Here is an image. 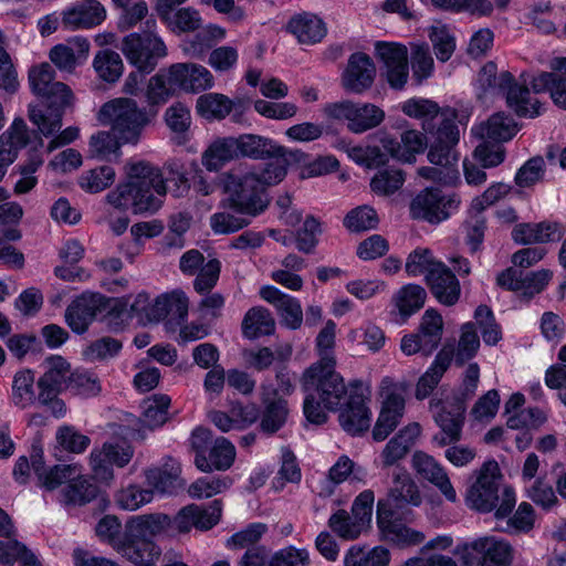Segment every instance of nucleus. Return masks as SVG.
I'll return each instance as SVG.
<instances>
[{
  "instance_id": "51",
  "label": "nucleus",
  "mask_w": 566,
  "mask_h": 566,
  "mask_svg": "<svg viewBox=\"0 0 566 566\" xmlns=\"http://www.w3.org/2000/svg\"><path fill=\"white\" fill-rule=\"evenodd\" d=\"M322 233V224L318 219L310 214L303 226L295 232L294 242L300 252L312 254L318 244V235Z\"/></svg>"
},
{
  "instance_id": "13",
  "label": "nucleus",
  "mask_w": 566,
  "mask_h": 566,
  "mask_svg": "<svg viewBox=\"0 0 566 566\" xmlns=\"http://www.w3.org/2000/svg\"><path fill=\"white\" fill-rule=\"evenodd\" d=\"M369 386L359 379L349 381L348 399L339 410L340 427L352 436L359 434L370 427V411L366 405Z\"/></svg>"
},
{
  "instance_id": "46",
  "label": "nucleus",
  "mask_w": 566,
  "mask_h": 566,
  "mask_svg": "<svg viewBox=\"0 0 566 566\" xmlns=\"http://www.w3.org/2000/svg\"><path fill=\"white\" fill-rule=\"evenodd\" d=\"M237 139V149L240 157H248L255 160H263L272 157L274 143L265 137L254 134H243Z\"/></svg>"
},
{
  "instance_id": "41",
  "label": "nucleus",
  "mask_w": 566,
  "mask_h": 566,
  "mask_svg": "<svg viewBox=\"0 0 566 566\" xmlns=\"http://www.w3.org/2000/svg\"><path fill=\"white\" fill-rule=\"evenodd\" d=\"M34 384L35 377L31 369H21L14 374L12 380V401L17 407L25 409L38 402Z\"/></svg>"
},
{
  "instance_id": "16",
  "label": "nucleus",
  "mask_w": 566,
  "mask_h": 566,
  "mask_svg": "<svg viewBox=\"0 0 566 566\" xmlns=\"http://www.w3.org/2000/svg\"><path fill=\"white\" fill-rule=\"evenodd\" d=\"M107 303L108 300L101 294H83L77 297L65 311V321L69 327L76 334L85 333Z\"/></svg>"
},
{
  "instance_id": "23",
  "label": "nucleus",
  "mask_w": 566,
  "mask_h": 566,
  "mask_svg": "<svg viewBox=\"0 0 566 566\" xmlns=\"http://www.w3.org/2000/svg\"><path fill=\"white\" fill-rule=\"evenodd\" d=\"M420 434V426L410 423L399 430L385 446L380 453L382 468H389L405 459Z\"/></svg>"
},
{
  "instance_id": "17",
  "label": "nucleus",
  "mask_w": 566,
  "mask_h": 566,
  "mask_svg": "<svg viewBox=\"0 0 566 566\" xmlns=\"http://www.w3.org/2000/svg\"><path fill=\"white\" fill-rule=\"evenodd\" d=\"M412 467L422 479L434 485L449 502H457V492L448 472L432 455L416 451L412 455Z\"/></svg>"
},
{
  "instance_id": "62",
  "label": "nucleus",
  "mask_w": 566,
  "mask_h": 566,
  "mask_svg": "<svg viewBox=\"0 0 566 566\" xmlns=\"http://www.w3.org/2000/svg\"><path fill=\"white\" fill-rule=\"evenodd\" d=\"M480 347V339L475 332L473 323H467L462 326L458 348L454 354V360L458 365H463L470 360Z\"/></svg>"
},
{
  "instance_id": "30",
  "label": "nucleus",
  "mask_w": 566,
  "mask_h": 566,
  "mask_svg": "<svg viewBox=\"0 0 566 566\" xmlns=\"http://www.w3.org/2000/svg\"><path fill=\"white\" fill-rule=\"evenodd\" d=\"M530 84L534 93L548 91L554 104L566 109V72L552 70L551 72H541L530 78Z\"/></svg>"
},
{
  "instance_id": "20",
  "label": "nucleus",
  "mask_w": 566,
  "mask_h": 566,
  "mask_svg": "<svg viewBox=\"0 0 566 566\" xmlns=\"http://www.w3.org/2000/svg\"><path fill=\"white\" fill-rule=\"evenodd\" d=\"M106 10L97 0H83L63 12L62 24L65 29H87L101 24Z\"/></svg>"
},
{
  "instance_id": "50",
  "label": "nucleus",
  "mask_w": 566,
  "mask_h": 566,
  "mask_svg": "<svg viewBox=\"0 0 566 566\" xmlns=\"http://www.w3.org/2000/svg\"><path fill=\"white\" fill-rule=\"evenodd\" d=\"M123 343L114 337L104 336L90 343L83 350V357L87 361H104L118 355Z\"/></svg>"
},
{
  "instance_id": "52",
  "label": "nucleus",
  "mask_w": 566,
  "mask_h": 566,
  "mask_svg": "<svg viewBox=\"0 0 566 566\" xmlns=\"http://www.w3.org/2000/svg\"><path fill=\"white\" fill-rule=\"evenodd\" d=\"M224 210L214 212L209 219V224L214 234H231L250 224V220L235 211Z\"/></svg>"
},
{
  "instance_id": "49",
  "label": "nucleus",
  "mask_w": 566,
  "mask_h": 566,
  "mask_svg": "<svg viewBox=\"0 0 566 566\" xmlns=\"http://www.w3.org/2000/svg\"><path fill=\"white\" fill-rule=\"evenodd\" d=\"M389 551L377 546L371 549L352 547L345 556V566H388Z\"/></svg>"
},
{
  "instance_id": "47",
  "label": "nucleus",
  "mask_w": 566,
  "mask_h": 566,
  "mask_svg": "<svg viewBox=\"0 0 566 566\" xmlns=\"http://www.w3.org/2000/svg\"><path fill=\"white\" fill-rule=\"evenodd\" d=\"M427 298L426 290L417 284H407L394 296V302L400 315L409 317L424 305Z\"/></svg>"
},
{
  "instance_id": "12",
  "label": "nucleus",
  "mask_w": 566,
  "mask_h": 566,
  "mask_svg": "<svg viewBox=\"0 0 566 566\" xmlns=\"http://www.w3.org/2000/svg\"><path fill=\"white\" fill-rule=\"evenodd\" d=\"M380 396L382 407L373 429V439L384 441L399 424L405 411L403 389L390 377L382 378Z\"/></svg>"
},
{
  "instance_id": "14",
  "label": "nucleus",
  "mask_w": 566,
  "mask_h": 566,
  "mask_svg": "<svg viewBox=\"0 0 566 566\" xmlns=\"http://www.w3.org/2000/svg\"><path fill=\"white\" fill-rule=\"evenodd\" d=\"M133 454V448L125 443H104L101 448L93 449L90 454V465L94 478L102 482H109L114 476L113 465L125 467Z\"/></svg>"
},
{
  "instance_id": "33",
  "label": "nucleus",
  "mask_w": 566,
  "mask_h": 566,
  "mask_svg": "<svg viewBox=\"0 0 566 566\" xmlns=\"http://www.w3.org/2000/svg\"><path fill=\"white\" fill-rule=\"evenodd\" d=\"M451 360V350L443 348L438 353L430 368L419 378L416 385L415 396L418 400H422L430 396V394L440 382L443 374L449 368Z\"/></svg>"
},
{
  "instance_id": "44",
  "label": "nucleus",
  "mask_w": 566,
  "mask_h": 566,
  "mask_svg": "<svg viewBox=\"0 0 566 566\" xmlns=\"http://www.w3.org/2000/svg\"><path fill=\"white\" fill-rule=\"evenodd\" d=\"M170 398L167 395H153L143 403L142 422L149 429L158 428L168 421Z\"/></svg>"
},
{
  "instance_id": "21",
  "label": "nucleus",
  "mask_w": 566,
  "mask_h": 566,
  "mask_svg": "<svg viewBox=\"0 0 566 566\" xmlns=\"http://www.w3.org/2000/svg\"><path fill=\"white\" fill-rule=\"evenodd\" d=\"M260 296L271 303L282 318V323L291 329H297L303 322V311L298 301L279 289L266 285L261 287Z\"/></svg>"
},
{
  "instance_id": "3",
  "label": "nucleus",
  "mask_w": 566,
  "mask_h": 566,
  "mask_svg": "<svg viewBox=\"0 0 566 566\" xmlns=\"http://www.w3.org/2000/svg\"><path fill=\"white\" fill-rule=\"evenodd\" d=\"M29 83L34 94L46 99L45 108L29 106V119L45 137L57 133L62 127L64 107L72 103L73 94L62 82H54V71L49 63L34 66L29 72Z\"/></svg>"
},
{
  "instance_id": "5",
  "label": "nucleus",
  "mask_w": 566,
  "mask_h": 566,
  "mask_svg": "<svg viewBox=\"0 0 566 566\" xmlns=\"http://www.w3.org/2000/svg\"><path fill=\"white\" fill-rule=\"evenodd\" d=\"M157 114V109L139 107L133 98L117 97L102 105L97 118L103 125L109 126L123 144L137 145Z\"/></svg>"
},
{
  "instance_id": "58",
  "label": "nucleus",
  "mask_w": 566,
  "mask_h": 566,
  "mask_svg": "<svg viewBox=\"0 0 566 566\" xmlns=\"http://www.w3.org/2000/svg\"><path fill=\"white\" fill-rule=\"evenodd\" d=\"M154 499V490L144 489L136 484H130L120 490L116 495L117 504L128 511H136L140 506L150 503Z\"/></svg>"
},
{
  "instance_id": "9",
  "label": "nucleus",
  "mask_w": 566,
  "mask_h": 566,
  "mask_svg": "<svg viewBox=\"0 0 566 566\" xmlns=\"http://www.w3.org/2000/svg\"><path fill=\"white\" fill-rule=\"evenodd\" d=\"M457 553L464 566H511L513 562L511 544L495 536L480 537L465 543Z\"/></svg>"
},
{
  "instance_id": "1",
  "label": "nucleus",
  "mask_w": 566,
  "mask_h": 566,
  "mask_svg": "<svg viewBox=\"0 0 566 566\" xmlns=\"http://www.w3.org/2000/svg\"><path fill=\"white\" fill-rule=\"evenodd\" d=\"M421 503L420 489L410 473L401 469L394 471L386 496L377 503V524L382 537L401 547L422 543L424 534L405 524L410 520L411 507Z\"/></svg>"
},
{
  "instance_id": "36",
  "label": "nucleus",
  "mask_w": 566,
  "mask_h": 566,
  "mask_svg": "<svg viewBox=\"0 0 566 566\" xmlns=\"http://www.w3.org/2000/svg\"><path fill=\"white\" fill-rule=\"evenodd\" d=\"M271 158L272 160L265 164L270 171L268 178L279 184L286 176L287 167L293 164L304 163L306 154L298 149H287L274 143Z\"/></svg>"
},
{
  "instance_id": "18",
  "label": "nucleus",
  "mask_w": 566,
  "mask_h": 566,
  "mask_svg": "<svg viewBox=\"0 0 566 566\" xmlns=\"http://www.w3.org/2000/svg\"><path fill=\"white\" fill-rule=\"evenodd\" d=\"M169 83L186 92L196 93L212 87L213 76L202 65L177 63L169 67Z\"/></svg>"
},
{
  "instance_id": "45",
  "label": "nucleus",
  "mask_w": 566,
  "mask_h": 566,
  "mask_svg": "<svg viewBox=\"0 0 566 566\" xmlns=\"http://www.w3.org/2000/svg\"><path fill=\"white\" fill-rule=\"evenodd\" d=\"M233 102L223 94L208 93L198 97L196 108L206 119H223L232 111Z\"/></svg>"
},
{
  "instance_id": "40",
  "label": "nucleus",
  "mask_w": 566,
  "mask_h": 566,
  "mask_svg": "<svg viewBox=\"0 0 566 566\" xmlns=\"http://www.w3.org/2000/svg\"><path fill=\"white\" fill-rule=\"evenodd\" d=\"M98 494V488L87 478L77 476L71 479L62 490V502L66 505H84L93 501Z\"/></svg>"
},
{
  "instance_id": "48",
  "label": "nucleus",
  "mask_w": 566,
  "mask_h": 566,
  "mask_svg": "<svg viewBox=\"0 0 566 566\" xmlns=\"http://www.w3.org/2000/svg\"><path fill=\"white\" fill-rule=\"evenodd\" d=\"M93 66L97 75L108 83L117 82L124 70L120 55L109 49L99 51L95 55Z\"/></svg>"
},
{
  "instance_id": "26",
  "label": "nucleus",
  "mask_w": 566,
  "mask_h": 566,
  "mask_svg": "<svg viewBox=\"0 0 566 566\" xmlns=\"http://www.w3.org/2000/svg\"><path fill=\"white\" fill-rule=\"evenodd\" d=\"M234 459V446L228 439L220 437L214 440L209 458L205 453H198L195 458V464L202 472L226 471L233 464Z\"/></svg>"
},
{
  "instance_id": "39",
  "label": "nucleus",
  "mask_w": 566,
  "mask_h": 566,
  "mask_svg": "<svg viewBox=\"0 0 566 566\" xmlns=\"http://www.w3.org/2000/svg\"><path fill=\"white\" fill-rule=\"evenodd\" d=\"M443 321L434 310H427L422 316L419 332L416 333L424 347V355H430L440 344L442 337Z\"/></svg>"
},
{
  "instance_id": "32",
  "label": "nucleus",
  "mask_w": 566,
  "mask_h": 566,
  "mask_svg": "<svg viewBox=\"0 0 566 566\" xmlns=\"http://www.w3.org/2000/svg\"><path fill=\"white\" fill-rule=\"evenodd\" d=\"M289 30L302 44H315L326 35V25L322 19L312 13H302L292 18Z\"/></svg>"
},
{
  "instance_id": "6",
  "label": "nucleus",
  "mask_w": 566,
  "mask_h": 566,
  "mask_svg": "<svg viewBox=\"0 0 566 566\" xmlns=\"http://www.w3.org/2000/svg\"><path fill=\"white\" fill-rule=\"evenodd\" d=\"M528 77V74L523 73V83L520 84L510 72L497 73L496 64L488 62L479 72L478 83L484 93L504 96L507 106L518 116L534 118L541 115L543 105L537 98L531 97L530 88L526 86Z\"/></svg>"
},
{
  "instance_id": "22",
  "label": "nucleus",
  "mask_w": 566,
  "mask_h": 566,
  "mask_svg": "<svg viewBox=\"0 0 566 566\" xmlns=\"http://www.w3.org/2000/svg\"><path fill=\"white\" fill-rule=\"evenodd\" d=\"M427 283L437 300L447 306L454 305L460 297V284L455 275L443 263L427 274Z\"/></svg>"
},
{
  "instance_id": "61",
  "label": "nucleus",
  "mask_w": 566,
  "mask_h": 566,
  "mask_svg": "<svg viewBox=\"0 0 566 566\" xmlns=\"http://www.w3.org/2000/svg\"><path fill=\"white\" fill-rule=\"evenodd\" d=\"M328 526L344 539H356L365 530L359 522L344 510L334 513L328 520Z\"/></svg>"
},
{
  "instance_id": "29",
  "label": "nucleus",
  "mask_w": 566,
  "mask_h": 566,
  "mask_svg": "<svg viewBox=\"0 0 566 566\" xmlns=\"http://www.w3.org/2000/svg\"><path fill=\"white\" fill-rule=\"evenodd\" d=\"M410 212L416 219H423L431 223L448 218L446 203L438 190H426L419 193L410 205Z\"/></svg>"
},
{
  "instance_id": "24",
  "label": "nucleus",
  "mask_w": 566,
  "mask_h": 566,
  "mask_svg": "<svg viewBox=\"0 0 566 566\" xmlns=\"http://www.w3.org/2000/svg\"><path fill=\"white\" fill-rule=\"evenodd\" d=\"M380 144L390 157L403 163H412L416 154L423 150L424 138L421 133L411 129L401 134L400 142L385 135L380 138Z\"/></svg>"
},
{
  "instance_id": "35",
  "label": "nucleus",
  "mask_w": 566,
  "mask_h": 566,
  "mask_svg": "<svg viewBox=\"0 0 566 566\" xmlns=\"http://www.w3.org/2000/svg\"><path fill=\"white\" fill-rule=\"evenodd\" d=\"M241 327L244 337L255 339L272 335L275 332V319L269 310L255 306L245 313Z\"/></svg>"
},
{
  "instance_id": "28",
  "label": "nucleus",
  "mask_w": 566,
  "mask_h": 566,
  "mask_svg": "<svg viewBox=\"0 0 566 566\" xmlns=\"http://www.w3.org/2000/svg\"><path fill=\"white\" fill-rule=\"evenodd\" d=\"M46 370L38 379L40 391H62L69 389L72 370L70 363L62 356H51L45 359Z\"/></svg>"
},
{
  "instance_id": "15",
  "label": "nucleus",
  "mask_w": 566,
  "mask_h": 566,
  "mask_svg": "<svg viewBox=\"0 0 566 566\" xmlns=\"http://www.w3.org/2000/svg\"><path fill=\"white\" fill-rule=\"evenodd\" d=\"M376 73L375 63L367 54L353 53L343 72L342 85L350 93L361 94L373 86Z\"/></svg>"
},
{
  "instance_id": "57",
  "label": "nucleus",
  "mask_w": 566,
  "mask_h": 566,
  "mask_svg": "<svg viewBox=\"0 0 566 566\" xmlns=\"http://www.w3.org/2000/svg\"><path fill=\"white\" fill-rule=\"evenodd\" d=\"M169 18L163 22L174 32H195L202 25L199 11L192 7L180 8L175 13L171 12Z\"/></svg>"
},
{
  "instance_id": "7",
  "label": "nucleus",
  "mask_w": 566,
  "mask_h": 566,
  "mask_svg": "<svg viewBox=\"0 0 566 566\" xmlns=\"http://www.w3.org/2000/svg\"><path fill=\"white\" fill-rule=\"evenodd\" d=\"M500 468L496 461H486L476 471V481L469 488L465 496L467 504L479 512L489 513L500 505L495 511L497 520L507 517L516 503L515 493L512 488H504L499 495Z\"/></svg>"
},
{
  "instance_id": "59",
  "label": "nucleus",
  "mask_w": 566,
  "mask_h": 566,
  "mask_svg": "<svg viewBox=\"0 0 566 566\" xmlns=\"http://www.w3.org/2000/svg\"><path fill=\"white\" fill-rule=\"evenodd\" d=\"M474 318L481 331L484 343L488 345L497 344L502 338V332L491 308L486 305L478 306L474 312Z\"/></svg>"
},
{
  "instance_id": "60",
  "label": "nucleus",
  "mask_w": 566,
  "mask_h": 566,
  "mask_svg": "<svg viewBox=\"0 0 566 566\" xmlns=\"http://www.w3.org/2000/svg\"><path fill=\"white\" fill-rule=\"evenodd\" d=\"M429 39L437 59L440 62H447L455 50L454 35L446 25L432 27L429 32Z\"/></svg>"
},
{
  "instance_id": "55",
  "label": "nucleus",
  "mask_w": 566,
  "mask_h": 566,
  "mask_svg": "<svg viewBox=\"0 0 566 566\" xmlns=\"http://www.w3.org/2000/svg\"><path fill=\"white\" fill-rule=\"evenodd\" d=\"M378 222L377 212L369 206L354 208L344 218V226L350 232H363L375 229Z\"/></svg>"
},
{
  "instance_id": "56",
  "label": "nucleus",
  "mask_w": 566,
  "mask_h": 566,
  "mask_svg": "<svg viewBox=\"0 0 566 566\" xmlns=\"http://www.w3.org/2000/svg\"><path fill=\"white\" fill-rule=\"evenodd\" d=\"M405 182L402 170L396 168H386L379 170L370 181V188L374 192L381 196H388L396 192Z\"/></svg>"
},
{
  "instance_id": "2",
  "label": "nucleus",
  "mask_w": 566,
  "mask_h": 566,
  "mask_svg": "<svg viewBox=\"0 0 566 566\" xmlns=\"http://www.w3.org/2000/svg\"><path fill=\"white\" fill-rule=\"evenodd\" d=\"M125 171L127 181L118 185L106 197L109 205L117 209H130L136 214L156 212L167 192L160 169L139 160L127 164Z\"/></svg>"
},
{
  "instance_id": "11",
  "label": "nucleus",
  "mask_w": 566,
  "mask_h": 566,
  "mask_svg": "<svg viewBox=\"0 0 566 566\" xmlns=\"http://www.w3.org/2000/svg\"><path fill=\"white\" fill-rule=\"evenodd\" d=\"M120 50L133 65L146 73H150L158 60L167 55L164 41L151 31L126 35Z\"/></svg>"
},
{
  "instance_id": "54",
  "label": "nucleus",
  "mask_w": 566,
  "mask_h": 566,
  "mask_svg": "<svg viewBox=\"0 0 566 566\" xmlns=\"http://www.w3.org/2000/svg\"><path fill=\"white\" fill-rule=\"evenodd\" d=\"M69 390L74 395L91 398L101 394L102 384L94 373L76 369L70 378Z\"/></svg>"
},
{
  "instance_id": "64",
  "label": "nucleus",
  "mask_w": 566,
  "mask_h": 566,
  "mask_svg": "<svg viewBox=\"0 0 566 566\" xmlns=\"http://www.w3.org/2000/svg\"><path fill=\"white\" fill-rule=\"evenodd\" d=\"M115 180V170L111 166H101L87 171L81 178V187L90 192H99Z\"/></svg>"
},
{
  "instance_id": "8",
  "label": "nucleus",
  "mask_w": 566,
  "mask_h": 566,
  "mask_svg": "<svg viewBox=\"0 0 566 566\" xmlns=\"http://www.w3.org/2000/svg\"><path fill=\"white\" fill-rule=\"evenodd\" d=\"M336 360L324 358L305 369L301 378L304 391H313L323 402L324 408L337 410L348 399L349 384L336 373Z\"/></svg>"
},
{
  "instance_id": "34",
  "label": "nucleus",
  "mask_w": 566,
  "mask_h": 566,
  "mask_svg": "<svg viewBox=\"0 0 566 566\" xmlns=\"http://www.w3.org/2000/svg\"><path fill=\"white\" fill-rule=\"evenodd\" d=\"M180 472L179 463L169 459L163 468L146 470L145 478L151 490H157L160 493H172L179 485Z\"/></svg>"
},
{
  "instance_id": "19",
  "label": "nucleus",
  "mask_w": 566,
  "mask_h": 566,
  "mask_svg": "<svg viewBox=\"0 0 566 566\" xmlns=\"http://www.w3.org/2000/svg\"><path fill=\"white\" fill-rule=\"evenodd\" d=\"M117 553L136 566H155L161 555L160 547L146 537H135L125 530L123 544L117 545Z\"/></svg>"
},
{
  "instance_id": "27",
  "label": "nucleus",
  "mask_w": 566,
  "mask_h": 566,
  "mask_svg": "<svg viewBox=\"0 0 566 566\" xmlns=\"http://www.w3.org/2000/svg\"><path fill=\"white\" fill-rule=\"evenodd\" d=\"M517 124L503 112L493 114L486 122L472 127L471 133L476 138L494 142H506L517 133Z\"/></svg>"
},
{
  "instance_id": "38",
  "label": "nucleus",
  "mask_w": 566,
  "mask_h": 566,
  "mask_svg": "<svg viewBox=\"0 0 566 566\" xmlns=\"http://www.w3.org/2000/svg\"><path fill=\"white\" fill-rule=\"evenodd\" d=\"M32 468L43 488L49 491L55 490L62 483H65L78 475V467L75 464H60L45 470L40 460L32 462Z\"/></svg>"
},
{
  "instance_id": "63",
  "label": "nucleus",
  "mask_w": 566,
  "mask_h": 566,
  "mask_svg": "<svg viewBox=\"0 0 566 566\" xmlns=\"http://www.w3.org/2000/svg\"><path fill=\"white\" fill-rule=\"evenodd\" d=\"M526 493L530 500L543 510H551L558 504V497L553 486L545 478H537L527 489Z\"/></svg>"
},
{
  "instance_id": "25",
  "label": "nucleus",
  "mask_w": 566,
  "mask_h": 566,
  "mask_svg": "<svg viewBox=\"0 0 566 566\" xmlns=\"http://www.w3.org/2000/svg\"><path fill=\"white\" fill-rule=\"evenodd\" d=\"M233 136L213 139L201 155V165L210 172L221 170L228 163L239 159Z\"/></svg>"
},
{
  "instance_id": "10",
  "label": "nucleus",
  "mask_w": 566,
  "mask_h": 566,
  "mask_svg": "<svg viewBox=\"0 0 566 566\" xmlns=\"http://www.w3.org/2000/svg\"><path fill=\"white\" fill-rule=\"evenodd\" d=\"M430 409L440 428V431L432 437V442L440 448L458 442L461 439L467 409L464 398L454 396L446 402L432 399Z\"/></svg>"
},
{
  "instance_id": "4",
  "label": "nucleus",
  "mask_w": 566,
  "mask_h": 566,
  "mask_svg": "<svg viewBox=\"0 0 566 566\" xmlns=\"http://www.w3.org/2000/svg\"><path fill=\"white\" fill-rule=\"evenodd\" d=\"M270 171L264 166H252L243 172L227 171L222 175L223 190L228 198L220 202L221 208H231L241 214L255 217L262 213L269 200L265 188L276 185L268 176Z\"/></svg>"
},
{
  "instance_id": "53",
  "label": "nucleus",
  "mask_w": 566,
  "mask_h": 566,
  "mask_svg": "<svg viewBox=\"0 0 566 566\" xmlns=\"http://www.w3.org/2000/svg\"><path fill=\"white\" fill-rule=\"evenodd\" d=\"M431 6L443 11L479 15H490L493 11V4L489 0H431Z\"/></svg>"
},
{
  "instance_id": "42",
  "label": "nucleus",
  "mask_w": 566,
  "mask_h": 566,
  "mask_svg": "<svg viewBox=\"0 0 566 566\" xmlns=\"http://www.w3.org/2000/svg\"><path fill=\"white\" fill-rule=\"evenodd\" d=\"M123 142L113 132H97L88 142V155L98 160H112L120 156Z\"/></svg>"
},
{
  "instance_id": "31",
  "label": "nucleus",
  "mask_w": 566,
  "mask_h": 566,
  "mask_svg": "<svg viewBox=\"0 0 566 566\" xmlns=\"http://www.w3.org/2000/svg\"><path fill=\"white\" fill-rule=\"evenodd\" d=\"M125 530L132 536L151 538L165 532L172 531V520L165 513H151L133 517L127 522Z\"/></svg>"
},
{
  "instance_id": "37",
  "label": "nucleus",
  "mask_w": 566,
  "mask_h": 566,
  "mask_svg": "<svg viewBox=\"0 0 566 566\" xmlns=\"http://www.w3.org/2000/svg\"><path fill=\"white\" fill-rule=\"evenodd\" d=\"M264 408L260 412L259 428L266 434H274L286 423L289 416L287 402L282 398L264 400Z\"/></svg>"
},
{
  "instance_id": "43",
  "label": "nucleus",
  "mask_w": 566,
  "mask_h": 566,
  "mask_svg": "<svg viewBox=\"0 0 566 566\" xmlns=\"http://www.w3.org/2000/svg\"><path fill=\"white\" fill-rule=\"evenodd\" d=\"M385 119V112L375 104H356L353 118L347 123V128L361 134L379 126Z\"/></svg>"
}]
</instances>
